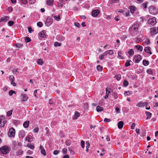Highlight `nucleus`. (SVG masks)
<instances>
[{
	"instance_id": "nucleus-43",
	"label": "nucleus",
	"mask_w": 158,
	"mask_h": 158,
	"mask_svg": "<svg viewBox=\"0 0 158 158\" xmlns=\"http://www.w3.org/2000/svg\"><path fill=\"white\" fill-rule=\"evenodd\" d=\"M25 42L26 43H28V42H30L31 40V39L28 37H26L25 38Z\"/></svg>"
},
{
	"instance_id": "nucleus-49",
	"label": "nucleus",
	"mask_w": 158,
	"mask_h": 158,
	"mask_svg": "<svg viewBox=\"0 0 158 158\" xmlns=\"http://www.w3.org/2000/svg\"><path fill=\"white\" fill-rule=\"evenodd\" d=\"M81 144L82 148H84L85 147V142L83 140H81Z\"/></svg>"
},
{
	"instance_id": "nucleus-55",
	"label": "nucleus",
	"mask_w": 158,
	"mask_h": 158,
	"mask_svg": "<svg viewBox=\"0 0 158 158\" xmlns=\"http://www.w3.org/2000/svg\"><path fill=\"white\" fill-rule=\"evenodd\" d=\"M67 149L66 148H64L62 150V152L63 154H66L67 153Z\"/></svg>"
},
{
	"instance_id": "nucleus-22",
	"label": "nucleus",
	"mask_w": 158,
	"mask_h": 158,
	"mask_svg": "<svg viewBox=\"0 0 158 158\" xmlns=\"http://www.w3.org/2000/svg\"><path fill=\"white\" fill-rule=\"evenodd\" d=\"M29 124V121H26L23 123V126L25 128H27L28 127Z\"/></svg>"
},
{
	"instance_id": "nucleus-30",
	"label": "nucleus",
	"mask_w": 158,
	"mask_h": 158,
	"mask_svg": "<svg viewBox=\"0 0 158 158\" xmlns=\"http://www.w3.org/2000/svg\"><path fill=\"white\" fill-rule=\"evenodd\" d=\"M23 151L21 149L19 150L18 152H16V155L18 156L23 154Z\"/></svg>"
},
{
	"instance_id": "nucleus-13",
	"label": "nucleus",
	"mask_w": 158,
	"mask_h": 158,
	"mask_svg": "<svg viewBox=\"0 0 158 158\" xmlns=\"http://www.w3.org/2000/svg\"><path fill=\"white\" fill-rule=\"evenodd\" d=\"M25 135V132L24 131H20L19 134V137L20 138H23Z\"/></svg>"
},
{
	"instance_id": "nucleus-23",
	"label": "nucleus",
	"mask_w": 158,
	"mask_h": 158,
	"mask_svg": "<svg viewBox=\"0 0 158 158\" xmlns=\"http://www.w3.org/2000/svg\"><path fill=\"white\" fill-rule=\"evenodd\" d=\"M145 113H146V115L147 116V117L146 118V119H149L151 118V115H152V114L151 113H150L149 112L146 111L145 112Z\"/></svg>"
},
{
	"instance_id": "nucleus-4",
	"label": "nucleus",
	"mask_w": 158,
	"mask_h": 158,
	"mask_svg": "<svg viewBox=\"0 0 158 158\" xmlns=\"http://www.w3.org/2000/svg\"><path fill=\"white\" fill-rule=\"evenodd\" d=\"M6 123V121L4 116H0V127H3Z\"/></svg>"
},
{
	"instance_id": "nucleus-39",
	"label": "nucleus",
	"mask_w": 158,
	"mask_h": 158,
	"mask_svg": "<svg viewBox=\"0 0 158 158\" xmlns=\"http://www.w3.org/2000/svg\"><path fill=\"white\" fill-rule=\"evenodd\" d=\"M14 23V22L13 21H9L8 23V25L9 26H11Z\"/></svg>"
},
{
	"instance_id": "nucleus-8",
	"label": "nucleus",
	"mask_w": 158,
	"mask_h": 158,
	"mask_svg": "<svg viewBox=\"0 0 158 158\" xmlns=\"http://www.w3.org/2000/svg\"><path fill=\"white\" fill-rule=\"evenodd\" d=\"M141 56L139 55L135 56L134 57V60L136 63H138L141 60Z\"/></svg>"
},
{
	"instance_id": "nucleus-29",
	"label": "nucleus",
	"mask_w": 158,
	"mask_h": 158,
	"mask_svg": "<svg viewBox=\"0 0 158 158\" xmlns=\"http://www.w3.org/2000/svg\"><path fill=\"white\" fill-rule=\"evenodd\" d=\"M134 52L132 49H131L128 52V53L130 56H132L134 54Z\"/></svg>"
},
{
	"instance_id": "nucleus-51",
	"label": "nucleus",
	"mask_w": 158,
	"mask_h": 158,
	"mask_svg": "<svg viewBox=\"0 0 158 158\" xmlns=\"http://www.w3.org/2000/svg\"><path fill=\"white\" fill-rule=\"evenodd\" d=\"M12 111H13L12 110H11L8 111L7 113V115L8 116H10L12 114Z\"/></svg>"
},
{
	"instance_id": "nucleus-10",
	"label": "nucleus",
	"mask_w": 158,
	"mask_h": 158,
	"mask_svg": "<svg viewBox=\"0 0 158 158\" xmlns=\"http://www.w3.org/2000/svg\"><path fill=\"white\" fill-rule=\"evenodd\" d=\"M100 13V11L98 10H94L92 11V15L93 17L97 16Z\"/></svg>"
},
{
	"instance_id": "nucleus-25",
	"label": "nucleus",
	"mask_w": 158,
	"mask_h": 158,
	"mask_svg": "<svg viewBox=\"0 0 158 158\" xmlns=\"http://www.w3.org/2000/svg\"><path fill=\"white\" fill-rule=\"evenodd\" d=\"M122 53L121 51H119L118 52V57L119 59H123V58L122 56Z\"/></svg>"
},
{
	"instance_id": "nucleus-5",
	"label": "nucleus",
	"mask_w": 158,
	"mask_h": 158,
	"mask_svg": "<svg viewBox=\"0 0 158 158\" xmlns=\"http://www.w3.org/2000/svg\"><path fill=\"white\" fill-rule=\"evenodd\" d=\"M148 23L152 26H153L156 23V19L155 17H153L150 19L148 20Z\"/></svg>"
},
{
	"instance_id": "nucleus-47",
	"label": "nucleus",
	"mask_w": 158,
	"mask_h": 158,
	"mask_svg": "<svg viewBox=\"0 0 158 158\" xmlns=\"http://www.w3.org/2000/svg\"><path fill=\"white\" fill-rule=\"evenodd\" d=\"M115 77L116 78L118 81H119L120 80L121 78V75L120 74L116 75L115 76Z\"/></svg>"
},
{
	"instance_id": "nucleus-44",
	"label": "nucleus",
	"mask_w": 158,
	"mask_h": 158,
	"mask_svg": "<svg viewBox=\"0 0 158 158\" xmlns=\"http://www.w3.org/2000/svg\"><path fill=\"white\" fill-rule=\"evenodd\" d=\"M112 95L114 97V99H116L118 98L117 94L116 92L113 93Z\"/></svg>"
},
{
	"instance_id": "nucleus-20",
	"label": "nucleus",
	"mask_w": 158,
	"mask_h": 158,
	"mask_svg": "<svg viewBox=\"0 0 158 158\" xmlns=\"http://www.w3.org/2000/svg\"><path fill=\"white\" fill-rule=\"evenodd\" d=\"M39 35V36L40 37L44 38H45L46 37V35H45L44 31H41Z\"/></svg>"
},
{
	"instance_id": "nucleus-3",
	"label": "nucleus",
	"mask_w": 158,
	"mask_h": 158,
	"mask_svg": "<svg viewBox=\"0 0 158 158\" xmlns=\"http://www.w3.org/2000/svg\"><path fill=\"white\" fill-rule=\"evenodd\" d=\"M150 13L153 15H155L158 13V9L154 6H151L149 9Z\"/></svg>"
},
{
	"instance_id": "nucleus-15",
	"label": "nucleus",
	"mask_w": 158,
	"mask_h": 158,
	"mask_svg": "<svg viewBox=\"0 0 158 158\" xmlns=\"http://www.w3.org/2000/svg\"><path fill=\"white\" fill-rule=\"evenodd\" d=\"M9 19V17L8 16H5L1 18L0 19V22H6Z\"/></svg>"
},
{
	"instance_id": "nucleus-7",
	"label": "nucleus",
	"mask_w": 158,
	"mask_h": 158,
	"mask_svg": "<svg viewBox=\"0 0 158 158\" xmlns=\"http://www.w3.org/2000/svg\"><path fill=\"white\" fill-rule=\"evenodd\" d=\"M53 19L50 17H48L46 20L45 24L47 27H49L52 24Z\"/></svg>"
},
{
	"instance_id": "nucleus-14",
	"label": "nucleus",
	"mask_w": 158,
	"mask_h": 158,
	"mask_svg": "<svg viewBox=\"0 0 158 158\" xmlns=\"http://www.w3.org/2000/svg\"><path fill=\"white\" fill-rule=\"evenodd\" d=\"M40 152L41 154L44 156H46V153L45 152V150L43 147L42 146L40 145Z\"/></svg>"
},
{
	"instance_id": "nucleus-48",
	"label": "nucleus",
	"mask_w": 158,
	"mask_h": 158,
	"mask_svg": "<svg viewBox=\"0 0 158 158\" xmlns=\"http://www.w3.org/2000/svg\"><path fill=\"white\" fill-rule=\"evenodd\" d=\"M54 18L55 19L58 21L60 20V16H54Z\"/></svg>"
},
{
	"instance_id": "nucleus-24",
	"label": "nucleus",
	"mask_w": 158,
	"mask_h": 158,
	"mask_svg": "<svg viewBox=\"0 0 158 158\" xmlns=\"http://www.w3.org/2000/svg\"><path fill=\"white\" fill-rule=\"evenodd\" d=\"M13 144L16 146L17 144L19 146H21L22 145V143L20 142H18L17 143L15 141H13Z\"/></svg>"
},
{
	"instance_id": "nucleus-56",
	"label": "nucleus",
	"mask_w": 158,
	"mask_h": 158,
	"mask_svg": "<svg viewBox=\"0 0 158 158\" xmlns=\"http://www.w3.org/2000/svg\"><path fill=\"white\" fill-rule=\"evenodd\" d=\"M27 147L31 149H34V146L31 144H28L27 145Z\"/></svg>"
},
{
	"instance_id": "nucleus-46",
	"label": "nucleus",
	"mask_w": 158,
	"mask_h": 158,
	"mask_svg": "<svg viewBox=\"0 0 158 158\" xmlns=\"http://www.w3.org/2000/svg\"><path fill=\"white\" fill-rule=\"evenodd\" d=\"M147 72L148 74H152V70L150 69H147Z\"/></svg>"
},
{
	"instance_id": "nucleus-40",
	"label": "nucleus",
	"mask_w": 158,
	"mask_h": 158,
	"mask_svg": "<svg viewBox=\"0 0 158 158\" xmlns=\"http://www.w3.org/2000/svg\"><path fill=\"white\" fill-rule=\"evenodd\" d=\"M14 93H15V91L13 90H10L9 92V94L10 96H12Z\"/></svg>"
},
{
	"instance_id": "nucleus-18",
	"label": "nucleus",
	"mask_w": 158,
	"mask_h": 158,
	"mask_svg": "<svg viewBox=\"0 0 158 158\" xmlns=\"http://www.w3.org/2000/svg\"><path fill=\"white\" fill-rule=\"evenodd\" d=\"M56 38L57 40L60 41H63L65 39L64 37L61 35H57Z\"/></svg>"
},
{
	"instance_id": "nucleus-36",
	"label": "nucleus",
	"mask_w": 158,
	"mask_h": 158,
	"mask_svg": "<svg viewBox=\"0 0 158 158\" xmlns=\"http://www.w3.org/2000/svg\"><path fill=\"white\" fill-rule=\"evenodd\" d=\"M61 45V44L60 43H59V42H56L54 43V45L55 47H59Z\"/></svg>"
},
{
	"instance_id": "nucleus-52",
	"label": "nucleus",
	"mask_w": 158,
	"mask_h": 158,
	"mask_svg": "<svg viewBox=\"0 0 158 158\" xmlns=\"http://www.w3.org/2000/svg\"><path fill=\"white\" fill-rule=\"evenodd\" d=\"M37 25L40 27H41L43 26V24L41 22H39L37 23Z\"/></svg>"
},
{
	"instance_id": "nucleus-12",
	"label": "nucleus",
	"mask_w": 158,
	"mask_h": 158,
	"mask_svg": "<svg viewBox=\"0 0 158 158\" xmlns=\"http://www.w3.org/2000/svg\"><path fill=\"white\" fill-rule=\"evenodd\" d=\"M150 32L152 35H154L157 33V31L155 28H152L150 29Z\"/></svg>"
},
{
	"instance_id": "nucleus-38",
	"label": "nucleus",
	"mask_w": 158,
	"mask_h": 158,
	"mask_svg": "<svg viewBox=\"0 0 158 158\" xmlns=\"http://www.w3.org/2000/svg\"><path fill=\"white\" fill-rule=\"evenodd\" d=\"M73 147H69V150L70 152V153L73 154H74V152L73 151Z\"/></svg>"
},
{
	"instance_id": "nucleus-54",
	"label": "nucleus",
	"mask_w": 158,
	"mask_h": 158,
	"mask_svg": "<svg viewBox=\"0 0 158 158\" xmlns=\"http://www.w3.org/2000/svg\"><path fill=\"white\" fill-rule=\"evenodd\" d=\"M135 123H133L131 126V129H134L135 127Z\"/></svg>"
},
{
	"instance_id": "nucleus-57",
	"label": "nucleus",
	"mask_w": 158,
	"mask_h": 158,
	"mask_svg": "<svg viewBox=\"0 0 158 158\" xmlns=\"http://www.w3.org/2000/svg\"><path fill=\"white\" fill-rule=\"evenodd\" d=\"M111 18V16L109 15H106V18L108 20H110Z\"/></svg>"
},
{
	"instance_id": "nucleus-19",
	"label": "nucleus",
	"mask_w": 158,
	"mask_h": 158,
	"mask_svg": "<svg viewBox=\"0 0 158 158\" xmlns=\"http://www.w3.org/2000/svg\"><path fill=\"white\" fill-rule=\"evenodd\" d=\"M124 125V123L122 121L119 122L118 124V127L119 129H121L123 128Z\"/></svg>"
},
{
	"instance_id": "nucleus-42",
	"label": "nucleus",
	"mask_w": 158,
	"mask_h": 158,
	"mask_svg": "<svg viewBox=\"0 0 158 158\" xmlns=\"http://www.w3.org/2000/svg\"><path fill=\"white\" fill-rule=\"evenodd\" d=\"M148 4V3L147 2L143 3L142 4L143 7L145 9H146L147 8Z\"/></svg>"
},
{
	"instance_id": "nucleus-1",
	"label": "nucleus",
	"mask_w": 158,
	"mask_h": 158,
	"mask_svg": "<svg viewBox=\"0 0 158 158\" xmlns=\"http://www.w3.org/2000/svg\"><path fill=\"white\" fill-rule=\"evenodd\" d=\"M139 24L135 23L131 26L129 28V32L132 35H135L138 33L139 29Z\"/></svg>"
},
{
	"instance_id": "nucleus-62",
	"label": "nucleus",
	"mask_w": 158,
	"mask_h": 158,
	"mask_svg": "<svg viewBox=\"0 0 158 158\" xmlns=\"http://www.w3.org/2000/svg\"><path fill=\"white\" fill-rule=\"evenodd\" d=\"M115 110L117 113H120V110L118 107H117L115 108Z\"/></svg>"
},
{
	"instance_id": "nucleus-34",
	"label": "nucleus",
	"mask_w": 158,
	"mask_h": 158,
	"mask_svg": "<svg viewBox=\"0 0 158 158\" xmlns=\"http://www.w3.org/2000/svg\"><path fill=\"white\" fill-rule=\"evenodd\" d=\"M20 2L23 4H25L27 3V0H20Z\"/></svg>"
},
{
	"instance_id": "nucleus-27",
	"label": "nucleus",
	"mask_w": 158,
	"mask_h": 158,
	"mask_svg": "<svg viewBox=\"0 0 158 158\" xmlns=\"http://www.w3.org/2000/svg\"><path fill=\"white\" fill-rule=\"evenodd\" d=\"M71 142V141L70 139H67L66 140L65 143L67 146H69L70 145Z\"/></svg>"
},
{
	"instance_id": "nucleus-17",
	"label": "nucleus",
	"mask_w": 158,
	"mask_h": 158,
	"mask_svg": "<svg viewBox=\"0 0 158 158\" xmlns=\"http://www.w3.org/2000/svg\"><path fill=\"white\" fill-rule=\"evenodd\" d=\"M136 8L134 6H131L129 7V9L130 10L131 13H133L134 11L135 10Z\"/></svg>"
},
{
	"instance_id": "nucleus-60",
	"label": "nucleus",
	"mask_w": 158,
	"mask_h": 158,
	"mask_svg": "<svg viewBox=\"0 0 158 158\" xmlns=\"http://www.w3.org/2000/svg\"><path fill=\"white\" fill-rule=\"evenodd\" d=\"M36 0H29V3L30 4H32L34 3Z\"/></svg>"
},
{
	"instance_id": "nucleus-61",
	"label": "nucleus",
	"mask_w": 158,
	"mask_h": 158,
	"mask_svg": "<svg viewBox=\"0 0 158 158\" xmlns=\"http://www.w3.org/2000/svg\"><path fill=\"white\" fill-rule=\"evenodd\" d=\"M22 46V45L20 44H16L15 46L18 48H19Z\"/></svg>"
},
{
	"instance_id": "nucleus-37",
	"label": "nucleus",
	"mask_w": 158,
	"mask_h": 158,
	"mask_svg": "<svg viewBox=\"0 0 158 158\" xmlns=\"http://www.w3.org/2000/svg\"><path fill=\"white\" fill-rule=\"evenodd\" d=\"M37 63L39 64L42 65L43 64V62L42 60L39 59L37 60Z\"/></svg>"
},
{
	"instance_id": "nucleus-9",
	"label": "nucleus",
	"mask_w": 158,
	"mask_h": 158,
	"mask_svg": "<svg viewBox=\"0 0 158 158\" xmlns=\"http://www.w3.org/2000/svg\"><path fill=\"white\" fill-rule=\"evenodd\" d=\"M148 105L147 102H139L136 105V106L139 107H144V106H147Z\"/></svg>"
},
{
	"instance_id": "nucleus-50",
	"label": "nucleus",
	"mask_w": 158,
	"mask_h": 158,
	"mask_svg": "<svg viewBox=\"0 0 158 158\" xmlns=\"http://www.w3.org/2000/svg\"><path fill=\"white\" fill-rule=\"evenodd\" d=\"M128 82L127 81H124L123 82V84L125 86H127L128 85Z\"/></svg>"
},
{
	"instance_id": "nucleus-35",
	"label": "nucleus",
	"mask_w": 158,
	"mask_h": 158,
	"mask_svg": "<svg viewBox=\"0 0 158 158\" xmlns=\"http://www.w3.org/2000/svg\"><path fill=\"white\" fill-rule=\"evenodd\" d=\"M109 88H106V95H107L108 97L109 94L110 92V91H109Z\"/></svg>"
},
{
	"instance_id": "nucleus-28",
	"label": "nucleus",
	"mask_w": 158,
	"mask_h": 158,
	"mask_svg": "<svg viewBox=\"0 0 158 158\" xmlns=\"http://www.w3.org/2000/svg\"><path fill=\"white\" fill-rule=\"evenodd\" d=\"M135 47L138 50H139L140 51H142L143 47L142 46L138 45L135 46Z\"/></svg>"
},
{
	"instance_id": "nucleus-33",
	"label": "nucleus",
	"mask_w": 158,
	"mask_h": 158,
	"mask_svg": "<svg viewBox=\"0 0 158 158\" xmlns=\"http://www.w3.org/2000/svg\"><path fill=\"white\" fill-rule=\"evenodd\" d=\"M130 61H131L130 60H127L125 63V66L126 67H127L130 66L131 65L130 63Z\"/></svg>"
},
{
	"instance_id": "nucleus-41",
	"label": "nucleus",
	"mask_w": 158,
	"mask_h": 158,
	"mask_svg": "<svg viewBox=\"0 0 158 158\" xmlns=\"http://www.w3.org/2000/svg\"><path fill=\"white\" fill-rule=\"evenodd\" d=\"M9 80L11 81H14L15 80L14 77L13 75H10L9 77Z\"/></svg>"
},
{
	"instance_id": "nucleus-21",
	"label": "nucleus",
	"mask_w": 158,
	"mask_h": 158,
	"mask_svg": "<svg viewBox=\"0 0 158 158\" xmlns=\"http://www.w3.org/2000/svg\"><path fill=\"white\" fill-rule=\"evenodd\" d=\"M80 115V113H78L77 111H76L75 112V115L74 116L73 119H77V117H78Z\"/></svg>"
},
{
	"instance_id": "nucleus-26",
	"label": "nucleus",
	"mask_w": 158,
	"mask_h": 158,
	"mask_svg": "<svg viewBox=\"0 0 158 158\" xmlns=\"http://www.w3.org/2000/svg\"><path fill=\"white\" fill-rule=\"evenodd\" d=\"M96 110L97 112H100L103 110V108L99 106H98L96 107Z\"/></svg>"
},
{
	"instance_id": "nucleus-64",
	"label": "nucleus",
	"mask_w": 158,
	"mask_h": 158,
	"mask_svg": "<svg viewBox=\"0 0 158 158\" xmlns=\"http://www.w3.org/2000/svg\"><path fill=\"white\" fill-rule=\"evenodd\" d=\"M13 122L15 125H17L19 123V121L17 120H14Z\"/></svg>"
},
{
	"instance_id": "nucleus-63",
	"label": "nucleus",
	"mask_w": 158,
	"mask_h": 158,
	"mask_svg": "<svg viewBox=\"0 0 158 158\" xmlns=\"http://www.w3.org/2000/svg\"><path fill=\"white\" fill-rule=\"evenodd\" d=\"M111 121V120L110 119L105 118L104 119V121L106 122H109Z\"/></svg>"
},
{
	"instance_id": "nucleus-59",
	"label": "nucleus",
	"mask_w": 158,
	"mask_h": 158,
	"mask_svg": "<svg viewBox=\"0 0 158 158\" xmlns=\"http://www.w3.org/2000/svg\"><path fill=\"white\" fill-rule=\"evenodd\" d=\"M59 153V151L55 150L53 152V154L54 155H57Z\"/></svg>"
},
{
	"instance_id": "nucleus-31",
	"label": "nucleus",
	"mask_w": 158,
	"mask_h": 158,
	"mask_svg": "<svg viewBox=\"0 0 158 158\" xmlns=\"http://www.w3.org/2000/svg\"><path fill=\"white\" fill-rule=\"evenodd\" d=\"M149 62L146 60H144L143 61V64L144 66H147L149 64Z\"/></svg>"
},
{
	"instance_id": "nucleus-45",
	"label": "nucleus",
	"mask_w": 158,
	"mask_h": 158,
	"mask_svg": "<svg viewBox=\"0 0 158 158\" xmlns=\"http://www.w3.org/2000/svg\"><path fill=\"white\" fill-rule=\"evenodd\" d=\"M102 67L100 65H98L97 67V69L99 71L102 70Z\"/></svg>"
},
{
	"instance_id": "nucleus-58",
	"label": "nucleus",
	"mask_w": 158,
	"mask_h": 158,
	"mask_svg": "<svg viewBox=\"0 0 158 158\" xmlns=\"http://www.w3.org/2000/svg\"><path fill=\"white\" fill-rule=\"evenodd\" d=\"M26 140L27 141L29 142H30L31 141V138L28 136H27L26 138Z\"/></svg>"
},
{
	"instance_id": "nucleus-2",
	"label": "nucleus",
	"mask_w": 158,
	"mask_h": 158,
	"mask_svg": "<svg viewBox=\"0 0 158 158\" xmlns=\"http://www.w3.org/2000/svg\"><path fill=\"white\" fill-rule=\"evenodd\" d=\"M0 150L3 154H6L9 152L10 148L6 146H4L1 148Z\"/></svg>"
},
{
	"instance_id": "nucleus-32",
	"label": "nucleus",
	"mask_w": 158,
	"mask_h": 158,
	"mask_svg": "<svg viewBox=\"0 0 158 158\" xmlns=\"http://www.w3.org/2000/svg\"><path fill=\"white\" fill-rule=\"evenodd\" d=\"M47 4L49 5H51L53 3V0H47Z\"/></svg>"
},
{
	"instance_id": "nucleus-6",
	"label": "nucleus",
	"mask_w": 158,
	"mask_h": 158,
	"mask_svg": "<svg viewBox=\"0 0 158 158\" xmlns=\"http://www.w3.org/2000/svg\"><path fill=\"white\" fill-rule=\"evenodd\" d=\"M15 133V130L13 128H10L8 132V136L10 137H14Z\"/></svg>"
},
{
	"instance_id": "nucleus-11",
	"label": "nucleus",
	"mask_w": 158,
	"mask_h": 158,
	"mask_svg": "<svg viewBox=\"0 0 158 158\" xmlns=\"http://www.w3.org/2000/svg\"><path fill=\"white\" fill-rule=\"evenodd\" d=\"M21 96L22 97V98L21 99L22 102L26 101L28 98L27 96L25 94H22Z\"/></svg>"
},
{
	"instance_id": "nucleus-53",
	"label": "nucleus",
	"mask_w": 158,
	"mask_h": 158,
	"mask_svg": "<svg viewBox=\"0 0 158 158\" xmlns=\"http://www.w3.org/2000/svg\"><path fill=\"white\" fill-rule=\"evenodd\" d=\"M110 55H112L114 53V52L112 50H110L108 51V52H107Z\"/></svg>"
},
{
	"instance_id": "nucleus-16",
	"label": "nucleus",
	"mask_w": 158,
	"mask_h": 158,
	"mask_svg": "<svg viewBox=\"0 0 158 158\" xmlns=\"http://www.w3.org/2000/svg\"><path fill=\"white\" fill-rule=\"evenodd\" d=\"M150 49L151 48L149 47L148 46L144 48V51L146 52L149 53L150 54H151L152 53L150 51Z\"/></svg>"
}]
</instances>
